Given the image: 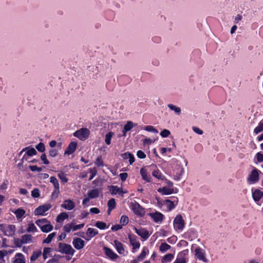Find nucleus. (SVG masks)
Segmentation results:
<instances>
[{"label":"nucleus","mask_w":263,"mask_h":263,"mask_svg":"<svg viewBox=\"0 0 263 263\" xmlns=\"http://www.w3.org/2000/svg\"><path fill=\"white\" fill-rule=\"evenodd\" d=\"M174 258V255L172 254H167L165 255L161 260L162 263H167L171 261Z\"/></svg>","instance_id":"c756f323"},{"label":"nucleus","mask_w":263,"mask_h":263,"mask_svg":"<svg viewBox=\"0 0 263 263\" xmlns=\"http://www.w3.org/2000/svg\"><path fill=\"white\" fill-rule=\"evenodd\" d=\"M104 250L106 256L111 259H116L118 256L113 251L109 248L104 247Z\"/></svg>","instance_id":"2eb2a0df"},{"label":"nucleus","mask_w":263,"mask_h":263,"mask_svg":"<svg viewBox=\"0 0 263 263\" xmlns=\"http://www.w3.org/2000/svg\"><path fill=\"white\" fill-rule=\"evenodd\" d=\"M15 257L14 263H25L24 256L22 253H17L15 255Z\"/></svg>","instance_id":"b1692460"},{"label":"nucleus","mask_w":263,"mask_h":263,"mask_svg":"<svg viewBox=\"0 0 263 263\" xmlns=\"http://www.w3.org/2000/svg\"><path fill=\"white\" fill-rule=\"evenodd\" d=\"M41 159L43 161L44 164H48L49 161L47 159L46 155L45 154H43L41 156Z\"/></svg>","instance_id":"69168bd1"},{"label":"nucleus","mask_w":263,"mask_h":263,"mask_svg":"<svg viewBox=\"0 0 263 263\" xmlns=\"http://www.w3.org/2000/svg\"><path fill=\"white\" fill-rule=\"evenodd\" d=\"M98 234V230H97L93 228H88L86 232V235L89 238H91L94 237Z\"/></svg>","instance_id":"4be33fe9"},{"label":"nucleus","mask_w":263,"mask_h":263,"mask_svg":"<svg viewBox=\"0 0 263 263\" xmlns=\"http://www.w3.org/2000/svg\"><path fill=\"white\" fill-rule=\"evenodd\" d=\"M31 196L33 198H39L40 196V190L37 188L34 189L31 192Z\"/></svg>","instance_id":"a18cd8bd"},{"label":"nucleus","mask_w":263,"mask_h":263,"mask_svg":"<svg viewBox=\"0 0 263 263\" xmlns=\"http://www.w3.org/2000/svg\"><path fill=\"white\" fill-rule=\"evenodd\" d=\"M73 245L76 249L80 250L84 247L85 241L80 238H76L73 240Z\"/></svg>","instance_id":"f8f14e48"},{"label":"nucleus","mask_w":263,"mask_h":263,"mask_svg":"<svg viewBox=\"0 0 263 263\" xmlns=\"http://www.w3.org/2000/svg\"><path fill=\"white\" fill-rule=\"evenodd\" d=\"M111 194H123V192L121 188L118 187L117 186H111V190H110Z\"/></svg>","instance_id":"cd10ccee"},{"label":"nucleus","mask_w":263,"mask_h":263,"mask_svg":"<svg viewBox=\"0 0 263 263\" xmlns=\"http://www.w3.org/2000/svg\"><path fill=\"white\" fill-rule=\"evenodd\" d=\"M68 218V215L66 212H62L60 213L56 218V221L57 222H62L65 219Z\"/></svg>","instance_id":"5701e85b"},{"label":"nucleus","mask_w":263,"mask_h":263,"mask_svg":"<svg viewBox=\"0 0 263 263\" xmlns=\"http://www.w3.org/2000/svg\"><path fill=\"white\" fill-rule=\"evenodd\" d=\"M58 151L55 149H51L49 152V155L50 157H54L58 155Z\"/></svg>","instance_id":"680f3d73"},{"label":"nucleus","mask_w":263,"mask_h":263,"mask_svg":"<svg viewBox=\"0 0 263 263\" xmlns=\"http://www.w3.org/2000/svg\"><path fill=\"white\" fill-rule=\"evenodd\" d=\"M256 158L258 162H261L263 161V155L260 153H258L256 154Z\"/></svg>","instance_id":"774afa93"},{"label":"nucleus","mask_w":263,"mask_h":263,"mask_svg":"<svg viewBox=\"0 0 263 263\" xmlns=\"http://www.w3.org/2000/svg\"><path fill=\"white\" fill-rule=\"evenodd\" d=\"M42 255V251L41 250L34 251L33 252L32 254L30 257V261L33 262L36 260Z\"/></svg>","instance_id":"aec40b11"},{"label":"nucleus","mask_w":263,"mask_h":263,"mask_svg":"<svg viewBox=\"0 0 263 263\" xmlns=\"http://www.w3.org/2000/svg\"><path fill=\"white\" fill-rule=\"evenodd\" d=\"M29 167L32 172L37 171L38 172H40L42 170L41 167H39L36 165H30Z\"/></svg>","instance_id":"bf43d9fd"},{"label":"nucleus","mask_w":263,"mask_h":263,"mask_svg":"<svg viewBox=\"0 0 263 263\" xmlns=\"http://www.w3.org/2000/svg\"><path fill=\"white\" fill-rule=\"evenodd\" d=\"M134 230L138 235L145 240L147 239L149 236L148 231L145 229L141 228L138 229L136 228H134Z\"/></svg>","instance_id":"1a4fd4ad"},{"label":"nucleus","mask_w":263,"mask_h":263,"mask_svg":"<svg viewBox=\"0 0 263 263\" xmlns=\"http://www.w3.org/2000/svg\"><path fill=\"white\" fill-rule=\"evenodd\" d=\"M152 175L154 177L161 179V180H164L165 179V177L162 175L161 173L158 170L154 171L153 172Z\"/></svg>","instance_id":"72a5a7b5"},{"label":"nucleus","mask_w":263,"mask_h":263,"mask_svg":"<svg viewBox=\"0 0 263 263\" xmlns=\"http://www.w3.org/2000/svg\"><path fill=\"white\" fill-rule=\"evenodd\" d=\"M144 129L147 132L155 133L156 134L158 133V131L153 126L147 125L145 126Z\"/></svg>","instance_id":"8fccbe9b"},{"label":"nucleus","mask_w":263,"mask_h":263,"mask_svg":"<svg viewBox=\"0 0 263 263\" xmlns=\"http://www.w3.org/2000/svg\"><path fill=\"white\" fill-rule=\"evenodd\" d=\"M26 150H27V151L24 154L21 160L23 162L24 161L28 160V156H32L36 154V151L34 148H29V147H27L23 149V150L20 152L19 156H21L24 152Z\"/></svg>","instance_id":"20e7f679"},{"label":"nucleus","mask_w":263,"mask_h":263,"mask_svg":"<svg viewBox=\"0 0 263 263\" xmlns=\"http://www.w3.org/2000/svg\"><path fill=\"white\" fill-rule=\"evenodd\" d=\"M52 251V248L49 247H45L44 249L43 252V256L44 260H46L48 257V255H49Z\"/></svg>","instance_id":"f704fd0d"},{"label":"nucleus","mask_w":263,"mask_h":263,"mask_svg":"<svg viewBox=\"0 0 263 263\" xmlns=\"http://www.w3.org/2000/svg\"><path fill=\"white\" fill-rule=\"evenodd\" d=\"M114 243L118 253L123 254L125 251L123 245L118 240H115Z\"/></svg>","instance_id":"a211bd4d"},{"label":"nucleus","mask_w":263,"mask_h":263,"mask_svg":"<svg viewBox=\"0 0 263 263\" xmlns=\"http://www.w3.org/2000/svg\"><path fill=\"white\" fill-rule=\"evenodd\" d=\"M114 133L112 132H109L106 135L105 141L107 145H109L110 144L111 139Z\"/></svg>","instance_id":"ea45409f"},{"label":"nucleus","mask_w":263,"mask_h":263,"mask_svg":"<svg viewBox=\"0 0 263 263\" xmlns=\"http://www.w3.org/2000/svg\"><path fill=\"white\" fill-rule=\"evenodd\" d=\"M17 219L21 218L25 214V211L22 209L19 208L16 210L14 212Z\"/></svg>","instance_id":"473e14b6"},{"label":"nucleus","mask_w":263,"mask_h":263,"mask_svg":"<svg viewBox=\"0 0 263 263\" xmlns=\"http://www.w3.org/2000/svg\"><path fill=\"white\" fill-rule=\"evenodd\" d=\"M58 251L63 254L70 255L71 256H72L75 252V250L70 245L62 242L60 243L59 245Z\"/></svg>","instance_id":"f03ea898"},{"label":"nucleus","mask_w":263,"mask_h":263,"mask_svg":"<svg viewBox=\"0 0 263 263\" xmlns=\"http://www.w3.org/2000/svg\"><path fill=\"white\" fill-rule=\"evenodd\" d=\"M131 208L136 215L140 216L144 215L145 211L144 209L138 202L136 201L131 202Z\"/></svg>","instance_id":"39448f33"},{"label":"nucleus","mask_w":263,"mask_h":263,"mask_svg":"<svg viewBox=\"0 0 263 263\" xmlns=\"http://www.w3.org/2000/svg\"><path fill=\"white\" fill-rule=\"evenodd\" d=\"M147 254V253L145 251V249H144L142 252L140 253V254L138 256V260H143L144 258H145L146 255Z\"/></svg>","instance_id":"13d9d810"},{"label":"nucleus","mask_w":263,"mask_h":263,"mask_svg":"<svg viewBox=\"0 0 263 263\" xmlns=\"http://www.w3.org/2000/svg\"><path fill=\"white\" fill-rule=\"evenodd\" d=\"M88 197L91 199L96 198L99 197V192L98 189H93L88 193Z\"/></svg>","instance_id":"393cba45"},{"label":"nucleus","mask_w":263,"mask_h":263,"mask_svg":"<svg viewBox=\"0 0 263 263\" xmlns=\"http://www.w3.org/2000/svg\"><path fill=\"white\" fill-rule=\"evenodd\" d=\"M133 127V123L132 121H128L127 123L124 125L122 130L123 135H125L127 132L130 130Z\"/></svg>","instance_id":"bb28decb"},{"label":"nucleus","mask_w":263,"mask_h":263,"mask_svg":"<svg viewBox=\"0 0 263 263\" xmlns=\"http://www.w3.org/2000/svg\"><path fill=\"white\" fill-rule=\"evenodd\" d=\"M108 208L114 210L116 206V203L114 198L109 199L107 202Z\"/></svg>","instance_id":"4c0bfd02"},{"label":"nucleus","mask_w":263,"mask_h":263,"mask_svg":"<svg viewBox=\"0 0 263 263\" xmlns=\"http://www.w3.org/2000/svg\"><path fill=\"white\" fill-rule=\"evenodd\" d=\"M171 248V246L165 242L162 243L160 246L159 250L161 252L163 253Z\"/></svg>","instance_id":"7c9ffc66"},{"label":"nucleus","mask_w":263,"mask_h":263,"mask_svg":"<svg viewBox=\"0 0 263 263\" xmlns=\"http://www.w3.org/2000/svg\"><path fill=\"white\" fill-rule=\"evenodd\" d=\"M195 255L198 259L202 260L203 262L207 261V259L205 256L204 252L201 248H196L195 250Z\"/></svg>","instance_id":"0eeeda50"},{"label":"nucleus","mask_w":263,"mask_h":263,"mask_svg":"<svg viewBox=\"0 0 263 263\" xmlns=\"http://www.w3.org/2000/svg\"><path fill=\"white\" fill-rule=\"evenodd\" d=\"M90 135V131L87 128H82L73 133V136L80 140L84 141L87 139Z\"/></svg>","instance_id":"7ed1b4c3"},{"label":"nucleus","mask_w":263,"mask_h":263,"mask_svg":"<svg viewBox=\"0 0 263 263\" xmlns=\"http://www.w3.org/2000/svg\"><path fill=\"white\" fill-rule=\"evenodd\" d=\"M262 196L263 192L259 190L256 189L252 193V197L256 202L259 201Z\"/></svg>","instance_id":"f3484780"},{"label":"nucleus","mask_w":263,"mask_h":263,"mask_svg":"<svg viewBox=\"0 0 263 263\" xmlns=\"http://www.w3.org/2000/svg\"><path fill=\"white\" fill-rule=\"evenodd\" d=\"M95 164L98 166H103L104 165L101 156L98 157L95 162Z\"/></svg>","instance_id":"6e6d98bb"},{"label":"nucleus","mask_w":263,"mask_h":263,"mask_svg":"<svg viewBox=\"0 0 263 263\" xmlns=\"http://www.w3.org/2000/svg\"><path fill=\"white\" fill-rule=\"evenodd\" d=\"M90 173H91V175L90 176V177L89 178V180H92L95 176L97 175V169L96 167H93L92 168L89 169Z\"/></svg>","instance_id":"de8ad7c7"},{"label":"nucleus","mask_w":263,"mask_h":263,"mask_svg":"<svg viewBox=\"0 0 263 263\" xmlns=\"http://www.w3.org/2000/svg\"><path fill=\"white\" fill-rule=\"evenodd\" d=\"M128 238L129 240V242L130 245L133 246V249H136L139 248L140 246V243L139 241H137L136 240V236L134 235L129 234Z\"/></svg>","instance_id":"9d476101"},{"label":"nucleus","mask_w":263,"mask_h":263,"mask_svg":"<svg viewBox=\"0 0 263 263\" xmlns=\"http://www.w3.org/2000/svg\"><path fill=\"white\" fill-rule=\"evenodd\" d=\"M72 231H75L81 229L84 226V223H82L78 225H74V223L72 222Z\"/></svg>","instance_id":"5fc2aeb1"},{"label":"nucleus","mask_w":263,"mask_h":263,"mask_svg":"<svg viewBox=\"0 0 263 263\" xmlns=\"http://www.w3.org/2000/svg\"><path fill=\"white\" fill-rule=\"evenodd\" d=\"M137 156L140 159H144L146 157V155L142 151H138L137 153Z\"/></svg>","instance_id":"0e129e2a"},{"label":"nucleus","mask_w":263,"mask_h":263,"mask_svg":"<svg viewBox=\"0 0 263 263\" xmlns=\"http://www.w3.org/2000/svg\"><path fill=\"white\" fill-rule=\"evenodd\" d=\"M140 174L144 180L148 182L151 181V176L147 174L146 170L144 168L140 170Z\"/></svg>","instance_id":"a878e982"},{"label":"nucleus","mask_w":263,"mask_h":263,"mask_svg":"<svg viewBox=\"0 0 263 263\" xmlns=\"http://www.w3.org/2000/svg\"><path fill=\"white\" fill-rule=\"evenodd\" d=\"M50 182L53 184L54 189H58L60 188V185L59 183V181L58 179L53 176H52L50 178Z\"/></svg>","instance_id":"58836bf2"},{"label":"nucleus","mask_w":263,"mask_h":263,"mask_svg":"<svg viewBox=\"0 0 263 263\" xmlns=\"http://www.w3.org/2000/svg\"><path fill=\"white\" fill-rule=\"evenodd\" d=\"M40 229L43 232L48 233L53 230V226L50 224L49 221L45 225L42 226Z\"/></svg>","instance_id":"412c9836"},{"label":"nucleus","mask_w":263,"mask_h":263,"mask_svg":"<svg viewBox=\"0 0 263 263\" xmlns=\"http://www.w3.org/2000/svg\"><path fill=\"white\" fill-rule=\"evenodd\" d=\"M128 217L127 216L123 215L121 217L120 223L122 224V226H126L128 223Z\"/></svg>","instance_id":"c03bdc74"},{"label":"nucleus","mask_w":263,"mask_h":263,"mask_svg":"<svg viewBox=\"0 0 263 263\" xmlns=\"http://www.w3.org/2000/svg\"><path fill=\"white\" fill-rule=\"evenodd\" d=\"M49 221L46 218L38 219L35 221V223L41 228L42 226L45 225Z\"/></svg>","instance_id":"c9c22d12"},{"label":"nucleus","mask_w":263,"mask_h":263,"mask_svg":"<svg viewBox=\"0 0 263 263\" xmlns=\"http://www.w3.org/2000/svg\"><path fill=\"white\" fill-rule=\"evenodd\" d=\"M60 193V188L55 189L51 195V198L52 199H56Z\"/></svg>","instance_id":"864d4df0"},{"label":"nucleus","mask_w":263,"mask_h":263,"mask_svg":"<svg viewBox=\"0 0 263 263\" xmlns=\"http://www.w3.org/2000/svg\"><path fill=\"white\" fill-rule=\"evenodd\" d=\"M150 215L156 222H161L163 220V215L160 213H151Z\"/></svg>","instance_id":"dca6fc26"},{"label":"nucleus","mask_w":263,"mask_h":263,"mask_svg":"<svg viewBox=\"0 0 263 263\" xmlns=\"http://www.w3.org/2000/svg\"><path fill=\"white\" fill-rule=\"evenodd\" d=\"M37 230L34 223H31L28 224V227L27 229V232H37Z\"/></svg>","instance_id":"37998d69"},{"label":"nucleus","mask_w":263,"mask_h":263,"mask_svg":"<svg viewBox=\"0 0 263 263\" xmlns=\"http://www.w3.org/2000/svg\"><path fill=\"white\" fill-rule=\"evenodd\" d=\"M119 176H120L121 180L122 181H124L127 179V178L128 177V174L126 173H122L120 174Z\"/></svg>","instance_id":"338daca9"},{"label":"nucleus","mask_w":263,"mask_h":263,"mask_svg":"<svg viewBox=\"0 0 263 263\" xmlns=\"http://www.w3.org/2000/svg\"><path fill=\"white\" fill-rule=\"evenodd\" d=\"M174 227L176 230H181V215H178L175 218Z\"/></svg>","instance_id":"6ab92c4d"},{"label":"nucleus","mask_w":263,"mask_h":263,"mask_svg":"<svg viewBox=\"0 0 263 263\" xmlns=\"http://www.w3.org/2000/svg\"><path fill=\"white\" fill-rule=\"evenodd\" d=\"M158 192L162 195H168L172 194L174 192V189L168 186L160 187L158 189Z\"/></svg>","instance_id":"4468645a"},{"label":"nucleus","mask_w":263,"mask_h":263,"mask_svg":"<svg viewBox=\"0 0 263 263\" xmlns=\"http://www.w3.org/2000/svg\"><path fill=\"white\" fill-rule=\"evenodd\" d=\"M14 243L16 247L19 248L21 247L24 244L22 238H15L14 240Z\"/></svg>","instance_id":"3c124183"},{"label":"nucleus","mask_w":263,"mask_h":263,"mask_svg":"<svg viewBox=\"0 0 263 263\" xmlns=\"http://www.w3.org/2000/svg\"><path fill=\"white\" fill-rule=\"evenodd\" d=\"M259 180V175L257 170L256 168H254L251 172V173L249 175L248 178V181L249 182H252L253 183H255L257 182Z\"/></svg>","instance_id":"6e6552de"},{"label":"nucleus","mask_w":263,"mask_h":263,"mask_svg":"<svg viewBox=\"0 0 263 263\" xmlns=\"http://www.w3.org/2000/svg\"><path fill=\"white\" fill-rule=\"evenodd\" d=\"M71 230H72V222L65 224L63 227V230L66 233H69Z\"/></svg>","instance_id":"09e8293b"},{"label":"nucleus","mask_w":263,"mask_h":263,"mask_svg":"<svg viewBox=\"0 0 263 263\" xmlns=\"http://www.w3.org/2000/svg\"><path fill=\"white\" fill-rule=\"evenodd\" d=\"M171 134L170 132L166 129H163L160 133V135L164 138L167 137Z\"/></svg>","instance_id":"4d7b16f0"},{"label":"nucleus","mask_w":263,"mask_h":263,"mask_svg":"<svg viewBox=\"0 0 263 263\" xmlns=\"http://www.w3.org/2000/svg\"><path fill=\"white\" fill-rule=\"evenodd\" d=\"M56 232H52L49 234L46 238L43 240V243H49L53 238L56 236Z\"/></svg>","instance_id":"c85d7f7f"},{"label":"nucleus","mask_w":263,"mask_h":263,"mask_svg":"<svg viewBox=\"0 0 263 263\" xmlns=\"http://www.w3.org/2000/svg\"><path fill=\"white\" fill-rule=\"evenodd\" d=\"M58 176L63 184L67 182L68 179L66 177V175L64 172H61L58 174Z\"/></svg>","instance_id":"e433bc0d"},{"label":"nucleus","mask_w":263,"mask_h":263,"mask_svg":"<svg viewBox=\"0 0 263 263\" xmlns=\"http://www.w3.org/2000/svg\"><path fill=\"white\" fill-rule=\"evenodd\" d=\"M167 107L171 109L172 110L174 111L176 114H179L181 111V109L179 107L176 106L172 104H169L167 105Z\"/></svg>","instance_id":"79ce46f5"},{"label":"nucleus","mask_w":263,"mask_h":263,"mask_svg":"<svg viewBox=\"0 0 263 263\" xmlns=\"http://www.w3.org/2000/svg\"><path fill=\"white\" fill-rule=\"evenodd\" d=\"M24 243H27L32 241V236L30 234H25L22 236Z\"/></svg>","instance_id":"2f4dec72"},{"label":"nucleus","mask_w":263,"mask_h":263,"mask_svg":"<svg viewBox=\"0 0 263 263\" xmlns=\"http://www.w3.org/2000/svg\"><path fill=\"white\" fill-rule=\"evenodd\" d=\"M7 251L5 250H0V260L5 262L4 257L7 255Z\"/></svg>","instance_id":"e2e57ef3"},{"label":"nucleus","mask_w":263,"mask_h":263,"mask_svg":"<svg viewBox=\"0 0 263 263\" xmlns=\"http://www.w3.org/2000/svg\"><path fill=\"white\" fill-rule=\"evenodd\" d=\"M36 148L40 152H44L45 150V145L44 143L40 142L36 146Z\"/></svg>","instance_id":"603ef678"},{"label":"nucleus","mask_w":263,"mask_h":263,"mask_svg":"<svg viewBox=\"0 0 263 263\" xmlns=\"http://www.w3.org/2000/svg\"><path fill=\"white\" fill-rule=\"evenodd\" d=\"M61 206L67 210H71L75 206V203L74 202L70 200H65L63 203L61 204Z\"/></svg>","instance_id":"9b49d317"},{"label":"nucleus","mask_w":263,"mask_h":263,"mask_svg":"<svg viewBox=\"0 0 263 263\" xmlns=\"http://www.w3.org/2000/svg\"><path fill=\"white\" fill-rule=\"evenodd\" d=\"M95 226L101 230H104L107 228L106 224L105 222L100 221L96 222Z\"/></svg>","instance_id":"a19ab883"},{"label":"nucleus","mask_w":263,"mask_h":263,"mask_svg":"<svg viewBox=\"0 0 263 263\" xmlns=\"http://www.w3.org/2000/svg\"><path fill=\"white\" fill-rule=\"evenodd\" d=\"M51 208L50 204H47L41 205L35 209L34 214L35 215H44V213Z\"/></svg>","instance_id":"423d86ee"},{"label":"nucleus","mask_w":263,"mask_h":263,"mask_svg":"<svg viewBox=\"0 0 263 263\" xmlns=\"http://www.w3.org/2000/svg\"><path fill=\"white\" fill-rule=\"evenodd\" d=\"M77 147V143L76 142H71L65 151V154L70 155L74 153Z\"/></svg>","instance_id":"ddd939ff"},{"label":"nucleus","mask_w":263,"mask_h":263,"mask_svg":"<svg viewBox=\"0 0 263 263\" xmlns=\"http://www.w3.org/2000/svg\"><path fill=\"white\" fill-rule=\"evenodd\" d=\"M0 231H1L5 236H12L15 232V226L12 224H0Z\"/></svg>","instance_id":"f257e3e1"},{"label":"nucleus","mask_w":263,"mask_h":263,"mask_svg":"<svg viewBox=\"0 0 263 263\" xmlns=\"http://www.w3.org/2000/svg\"><path fill=\"white\" fill-rule=\"evenodd\" d=\"M156 139L152 140L149 138H145L143 140V143L144 145L145 144H151L154 143Z\"/></svg>","instance_id":"052dcab7"},{"label":"nucleus","mask_w":263,"mask_h":263,"mask_svg":"<svg viewBox=\"0 0 263 263\" xmlns=\"http://www.w3.org/2000/svg\"><path fill=\"white\" fill-rule=\"evenodd\" d=\"M263 130V122H260L259 125L254 129V133L256 134Z\"/></svg>","instance_id":"49530a36"}]
</instances>
